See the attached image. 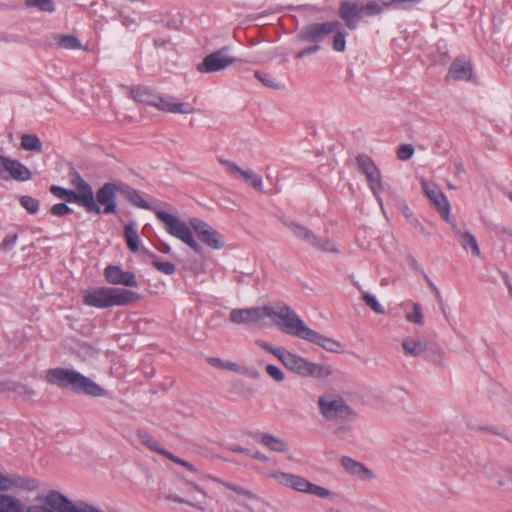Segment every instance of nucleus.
Segmentation results:
<instances>
[{"mask_svg": "<svg viewBox=\"0 0 512 512\" xmlns=\"http://www.w3.org/2000/svg\"><path fill=\"white\" fill-rule=\"evenodd\" d=\"M45 379L50 384L62 389L70 388L75 393H84L91 397L105 395V390L101 386L76 370L52 368L46 371Z\"/></svg>", "mask_w": 512, "mask_h": 512, "instance_id": "obj_1", "label": "nucleus"}, {"mask_svg": "<svg viewBox=\"0 0 512 512\" xmlns=\"http://www.w3.org/2000/svg\"><path fill=\"white\" fill-rule=\"evenodd\" d=\"M82 298L87 306L106 309L132 304L139 299V295L128 289L103 286L84 290Z\"/></svg>", "mask_w": 512, "mask_h": 512, "instance_id": "obj_2", "label": "nucleus"}, {"mask_svg": "<svg viewBox=\"0 0 512 512\" xmlns=\"http://www.w3.org/2000/svg\"><path fill=\"white\" fill-rule=\"evenodd\" d=\"M130 95L135 101L154 106L164 112L192 114L195 110L191 104L185 102H175L174 97H163L147 86L131 87Z\"/></svg>", "mask_w": 512, "mask_h": 512, "instance_id": "obj_3", "label": "nucleus"}, {"mask_svg": "<svg viewBox=\"0 0 512 512\" xmlns=\"http://www.w3.org/2000/svg\"><path fill=\"white\" fill-rule=\"evenodd\" d=\"M267 318L273 320L274 325L283 333L303 339L308 326L299 315L287 304L276 303L267 305Z\"/></svg>", "mask_w": 512, "mask_h": 512, "instance_id": "obj_4", "label": "nucleus"}, {"mask_svg": "<svg viewBox=\"0 0 512 512\" xmlns=\"http://www.w3.org/2000/svg\"><path fill=\"white\" fill-rule=\"evenodd\" d=\"M317 405L320 414L328 421L349 423L358 419V413L338 394H322L318 398Z\"/></svg>", "mask_w": 512, "mask_h": 512, "instance_id": "obj_5", "label": "nucleus"}, {"mask_svg": "<svg viewBox=\"0 0 512 512\" xmlns=\"http://www.w3.org/2000/svg\"><path fill=\"white\" fill-rule=\"evenodd\" d=\"M382 11L381 4L375 0H370L367 3L358 0H344L340 2L338 16L349 30H355L363 17L379 15Z\"/></svg>", "mask_w": 512, "mask_h": 512, "instance_id": "obj_6", "label": "nucleus"}, {"mask_svg": "<svg viewBox=\"0 0 512 512\" xmlns=\"http://www.w3.org/2000/svg\"><path fill=\"white\" fill-rule=\"evenodd\" d=\"M39 501V504L29 506L27 512H103L87 503L81 502L75 505L58 491L49 492L46 496L39 498Z\"/></svg>", "mask_w": 512, "mask_h": 512, "instance_id": "obj_7", "label": "nucleus"}, {"mask_svg": "<svg viewBox=\"0 0 512 512\" xmlns=\"http://www.w3.org/2000/svg\"><path fill=\"white\" fill-rule=\"evenodd\" d=\"M280 362L286 369L302 377L324 379L333 374V369L330 366L311 362L287 350L280 357Z\"/></svg>", "mask_w": 512, "mask_h": 512, "instance_id": "obj_8", "label": "nucleus"}, {"mask_svg": "<svg viewBox=\"0 0 512 512\" xmlns=\"http://www.w3.org/2000/svg\"><path fill=\"white\" fill-rule=\"evenodd\" d=\"M156 217L163 222L165 230L171 236L181 240L188 245L194 252L201 253L202 246L195 240L193 233L187 223L179 217L172 215L164 210L153 209Z\"/></svg>", "mask_w": 512, "mask_h": 512, "instance_id": "obj_9", "label": "nucleus"}, {"mask_svg": "<svg viewBox=\"0 0 512 512\" xmlns=\"http://www.w3.org/2000/svg\"><path fill=\"white\" fill-rule=\"evenodd\" d=\"M271 477L280 485L291 488L297 492L315 495L320 498H327L331 492L322 486H318L308 479L286 472H274Z\"/></svg>", "mask_w": 512, "mask_h": 512, "instance_id": "obj_10", "label": "nucleus"}, {"mask_svg": "<svg viewBox=\"0 0 512 512\" xmlns=\"http://www.w3.org/2000/svg\"><path fill=\"white\" fill-rule=\"evenodd\" d=\"M283 224L300 241H303L315 249L323 252L337 253L334 243L327 238L318 237L312 230L295 221L284 220Z\"/></svg>", "mask_w": 512, "mask_h": 512, "instance_id": "obj_11", "label": "nucleus"}, {"mask_svg": "<svg viewBox=\"0 0 512 512\" xmlns=\"http://www.w3.org/2000/svg\"><path fill=\"white\" fill-rule=\"evenodd\" d=\"M356 163L358 170L365 175L369 188L383 210V201L380 196V192L383 190V182L380 170L377 168L372 158L365 154L358 155Z\"/></svg>", "mask_w": 512, "mask_h": 512, "instance_id": "obj_12", "label": "nucleus"}, {"mask_svg": "<svg viewBox=\"0 0 512 512\" xmlns=\"http://www.w3.org/2000/svg\"><path fill=\"white\" fill-rule=\"evenodd\" d=\"M341 27L342 24L337 20L321 23H310L303 26L298 31L296 38L301 42L318 44Z\"/></svg>", "mask_w": 512, "mask_h": 512, "instance_id": "obj_13", "label": "nucleus"}, {"mask_svg": "<svg viewBox=\"0 0 512 512\" xmlns=\"http://www.w3.org/2000/svg\"><path fill=\"white\" fill-rule=\"evenodd\" d=\"M70 182L75 188L76 194L81 195L83 200V208L87 213L101 214L97 204L95 203L94 192L91 185L86 182L81 174L73 169L69 172Z\"/></svg>", "mask_w": 512, "mask_h": 512, "instance_id": "obj_14", "label": "nucleus"}, {"mask_svg": "<svg viewBox=\"0 0 512 512\" xmlns=\"http://www.w3.org/2000/svg\"><path fill=\"white\" fill-rule=\"evenodd\" d=\"M189 223L198 238L208 247L215 250L223 248L222 235L208 223L199 218H191Z\"/></svg>", "mask_w": 512, "mask_h": 512, "instance_id": "obj_15", "label": "nucleus"}, {"mask_svg": "<svg viewBox=\"0 0 512 512\" xmlns=\"http://www.w3.org/2000/svg\"><path fill=\"white\" fill-rule=\"evenodd\" d=\"M120 193V184L104 183L94 195L95 203L101 213L114 214L117 210L116 194Z\"/></svg>", "mask_w": 512, "mask_h": 512, "instance_id": "obj_16", "label": "nucleus"}, {"mask_svg": "<svg viewBox=\"0 0 512 512\" xmlns=\"http://www.w3.org/2000/svg\"><path fill=\"white\" fill-rule=\"evenodd\" d=\"M228 47H223L204 57L203 61L197 65L200 73H212L224 70L235 62V58L228 54Z\"/></svg>", "mask_w": 512, "mask_h": 512, "instance_id": "obj_17", "label": "nucleus"}, {"mask_svg": "<svg viewBox=\"0 0 512 512\" xmlns=\"http://www.w3.org/2000/svg\"><path fill=\"white\" fill-rule=\"evenodd\" d=\"M267 318V305L250 308H235L230 311L229 319L234 324H257Z\"/></svg>", "mask_w": 512, "mask_h": 512, "instance_id": "obj_18", "label": "nucleus"}, {"mask_svg": "<svg viewBox=\"0 0 512 512\" xmlns=\"http://www.w3.org/2000/svg\"><path fill=\"white\" fill-rule=\"evenodd\" d=\"M219 162L226 168L227 172H229L230 174L239 177L249 186L253 187L256 191H263V183L261 176L255 174L251 170H243L237 164L229 160L219 159Z\"/></svg>", "mask_w": 512, "mask_h": 512, "instance_id": "obj_19", "label": "nucleus"}, {"mask_svg": "<svg viewBox=\"0 0 512 512\" xmlns=\"http://www.w3.org/2000/svg\"><path fill=\"white\" fill-rule=\"evenodd\" d=\"M425 195L436 206L442 218L450 222V204L444 193L434 184L423 183Z\"/></svg>", "mask_w": 512, "mask_h": 512, "instance_id": "obj_20", "label": "nucleus"}, {"mask_svg": "<svg viewBox=\"0 0 512 512\" xmlns=\"http://www.w3.org/2000/svg\"><path fill=\"white\" fill-rule=\"evenodd\" d=\"M104 275L106 280L113 285H124L127 287L138 288L139 283L134 273L123 271L121 267L109 265L105 268Z\"/></svg>", "mask_w": 512, "mask_h": 512, "instance_id": "obj_21", "label": "nucleus"}, {"mask_svg": "<svg viewBox=\"0 0 512 512\" xmlns=\"http://www.w3.org/2000/svg\"><path fill=\"white\" fill-rule=\"evenodd\" d=\"M303 340L318 345L323 349L333 353H339L343 349V346L339 341L324 336L319 332L312 330L311 328H308L303 337Z\"/></svg>", "mask_w": 512, "mask_h": 512, "instance_id": "obj_22", "label": "nucleus"}, {"mask_svg": "<svg viewBox=\"0 0 512 512\" xmlns=\"http://www.w3.org/2000/svg\"><path fill=\"white\" fill-rule=\"evenodd\" d=\"M207 362L212 367L238 372V373L246 375L247 377H249L251 379H258L260 377V374L256 369H252V368H248V367H240L235 362L222 360L217 357H208Z\"/></svg>", "mask_w": 512, "mask_h": 512, "instance_id": "obj_23", "label": "nucleus"}, {"mask_svg": "<svg viewBox=\"0 0 512 512\" xmlns=\"http://www.w3.org/2000/svg\"><path fill=\"white\" fill-rule=\"evenodd\" d=\"M447 77L454 80L470 81L473 77L470 61L465 58H456L450 65Z\"/></svg>", "mask_w": 512, "mask_h": 512, "instance_id": "obj_24", "label": "nucleus"}, {"mask_svg": "<svg viewBox=\"0 0 512 512\" xmlns=\"http://www.w3.org/2000/svg\"><path fill=\"white\" fill-rule=\"evenodd\" d=\"M4 174H6L8 178H12L19 182L28 181L32 178V173L28 167L18 160L10 158L6 160Z\"/></svg>", "mask_w": 512, "mask_h": 512, "instance_id": "obj_25", "label": "nucleus"}, {"mask_svg": "<svg viewBox=\"0 0 512 512\" xmlns=\"http://www.w3.org/2000/svg\"><path fill=\"white\" fill-rule=\"evenodd\" d=\"M451 226L461 247L465 251L470 249L473 255L479 257L481 251L475 236L469 231H461L455 223H451Z\"/></svg>", "mask_w": 512, "mask_h": 512, "instance_id": "obj_26", "label": "nucleus"}, {"mask_svg": "<svg viewBox=\"0 0 512 512\" xmlns=\"http://www.w3.org/2000/svg\"><path fill=\"white\" fill-rule=\"evenodd\" d=\"M427 342L428 340L426 338L416 339L413 337H406L403 339L401 346L405 355L411 357H419L423 356L424 352L426 351Z\"/></svg>", "mask_w": 512, "mask_h": 512, "instance_id": "obj_27", "label": "nucleus"}, {"mask_svg": "<svg viewBox=\"0 0 512 512\" xmlns=\"http://www.w3.org/2000/svg\"><path fill=\"white\" fill-rule=\"evenodd\" d=\"M120 194L127 199L129 202H131L134 206L146 210H152L151 205L146 201L142 195L135 190L134 188L126 185V184H120Z\"/></svg>", "mask_w": 512, "mask_h": 512, "instance_id": "obj_28", "label": "nucleus"}, {"mask_svg": "<svg viewBox=\"0 0 512 512\" xmlns=\"http://www.w3.org/2000/svg\"><path fill=\"white\" fill-rule=\"evenodd\" d=\"M256 435L259 436L260 443L266 446L271 451L280 453L287 452L288 446L283 439L269 433H257Z\"/></svg>", "mask_w": 512, "mask_h": 512, "instance_id": "obj_29", "label": "nucleus"}, {"mask_svg": "<svg viewBox=\"0 0 512 512\" xmlns=\"http://www.w3.org/2000/svg\"><path fill=\"white\" fill-rule=\"evenodd\" d=\"M50 192L57 198L64 200L66 203H76L83 207L84 198H82L81 195L76 194V191L74 190L66 189L58 185H52L50 187Z\"/></svg>", "mask_w": 512, "mask_h": 512, "instance_id": "obj_30", "label": "nucleus"}, {"mask_svg": "<svg viewBox=\"0 0 512 512\" xmlns=\"http://www.w3.org/2000/svg\"><path fill=\"white\" fill-rule=\"evenodd\" d=\"M341 464L347 472L353 475H365L369 478L373 475L370 469L350 457L343 456Z\"/></svg>", "mask_w": 512, "mask_h": 512, "instance_id": "obj_31", "label": "nucleus"}, {"mask_svg": "<svg viewBox=\"0 0 512 512\" xmlns=\"http://www.w3.org/2000/svg\"><path fill=\"white\" fill-rule=\"evenodd\" d=\"M0 512H25L22 502L8 494H0Z\"/></svg>", "mask_w": 512, "mask_h": 512, "instance_id": "obj_32", "label": "nucleus"}, {"mask_svg": "<svg viewBox=\"0 0 512 512\" xmlns=\"http://www.w3.org/2000/svg\"><path fill=\"white\" fill-rule=\"evenodd\" d=\"M423 357L428 362L436 365H443L444 352L439 344L427 342V349L423 354Z\"/></svg>", "mask_w": 512, "mask_h": 512, "instance_id": "obj_33", "label": "nucleus"}, {"mask_svg": "<svg viewBox=\"0 0 512 512\" xmlns=\"http://www.w3.org/2000/svg\"><path fill=\"white\" fill-rule=\"evenodd\" d=\"M124 237L126 239L127 246L131 252L139 251V237L135 229V223L133 221L125 225Z\"/></svg>", "mask_w": 512, "mask_h": 512, "instance_id": "obj_34", "label": "nucleus"}, {"mask_svg": "<svg viewBox=\"0 0 512 512\" xmlns=\"http://www.w3.org/2000/svg\"><path fill=\"white\" fill-rule=\"evenodd\" d=\"M142 253L152 258V265L160 272L166 275H172L176 271V266L169 261H159L158 257L146 248L142 249Z\"/></svg>", "mask_w": 512, "mask_h": 512, "instance_id": "obj_35", "label": "nucleus"}, {"mask_svg": "<svg viewBox=\"0 0 512 512\" xmlns=\"http://www.w3.org/2000/svg\"><path fill=\"white\" fill-rule=\"evenodd\" d=\"M21 147L26 151H42V143L35 134H23L21 136Z\"/></svg>", "mask_w": 512, "mask_h": 512, "instance_id": "obj_36", "label": "nucleus"}, {"mask_svg": "<svg viewBox=\"0 0 512 512\" xmlns=\"http://www.w3.org/2000/svg\"><path fill=\"white\" fill-rule=\"evenodd\" d=\"M137 437L143 445L148 447L150 450L159 453L160 455H162L163 451L165 450L157 441L153 439V437L147 431L139 430L137 432Z\"/></svg>", "mask_w": 512, "mask_h": 512, "instance_id": "obj_37", "label": "nucleus"}, {"mask_svg": "<svg viewBox=\"0 0 512 512\" xmlns=\"http://www.w3.org/2000/svg\"><path fill=\"white\" fill-rule=\"evenodd\" d=\"M55 42L60 48L63 49H79L81 48V43L79 39L73 35H54L53 36Z\"/></svg>", "mask_w": 512, "mask_h": 512, "instance_id": "obj_38", "label": "nucleus"}, {"mask_svg": "<svg viewBox=\"0 0 512 512\" xmlns=\"http://www.w3.org/2000/svg\"><path fill=\"white\" fill-rule=\"evenodd\" d=\"M422 0H381V6L383 7H395L402 10H410L420 4Z\"/></svg>", "mask_w": 512, "mask_h": 512, "instance_id": "obj_39", "label": "nucleus"}, {"mask_svg": "<svg viewBox=\"0 0 512 512\" xmlns=\"http://www.w3.org/2000/svg\"><path fill=\"white\" fill-rule=\"evenodd\" d=\"M19 202L20 205L30 214L37 213L40 208L39 200L29 195L21 196Z\"/></svg>", "mask_w": 512, "mask_h": 512, "instance_id": "obj_40", "label": "nucleus"}, {"mask_svg": "<svg viewBox=\"0 0 512 512\" xmlns=\"http://www.w3.org/2000/svg\"><path fill=\"white\" fill-rule=\"evenodd\" d=\"M214 481L222 484L224 487L236 492L237 494L243 496V497H246L248 499H254L255 498V495L248 489L244 488V487H241V486H238V485H235L233 483H230V482H226V481H223L219 478H216V477H213L212 478Z\"/></svg>", "mask_w": 512, "mask_h": 512, "instance_id": "obj_41", "label": "nucleus"}, {"mask_svg": "<svg viewBox=\"0 0 512 512\" xmlns=\"http://www.w3.org/2000/svg\"><path fill=\"white\" fill-rule=\"evenodd\" d=\"M166 499H168L170 501L177 502V503H181V504H187V505L192 506L200 511H205V509H206V501H188V500H186L176 494H172V493H169L166 496Z\"/></svg>", "mask_w": 512, "mask_h": 512, "instance_id": "obj_42", "label": "nucleus"}, {"mask_svg": "<svg viewBox=\"0 0 512 512\" xmlns=\"http://www.w3.org/2000/svg\"><path fill=\"white\" fill-rule=\"evenodd\" d=\"M255 77L266 87L272 88V89H282L283 85L276 81L271 75L267 73H261L259 71L255 72Z\"/></svg>", "mask_w": 512, "mask_h": 512, "instance_id": "obj_43", "label": "nucleus"}, {"mask_svg": "<svg viewBox=\"0 0 512 512\" xmlns=\"http://www.w3.org/2000/svg\"><path fill=\"white\" fill-rule=\"evenodd\" d=\"M26 4L30 7H36L43 12H54L55 5L53 0H26Z\"/></svg>", "mask_w": 512, "mask_h": 512, "instance_id": "obj_44", "label": "nucleus"}, {"mask_svg": "<svg viewBox=\"0 0 512 512\" xmlns=\"http://www.w3.org/2000/svg\"><path fill=\"white\" fill-rule=\"evenodd\" d=\"M11 390L24 399H30L36 395L31 387L23 383H14Z\"/></svg>", "mask_w": 512, "mask_h": 512, "instance_id": "obj_45", "label": "nucleus"}, {"mask_svg": "<svg viewBox=\"0 0 512 512\" xmlns=\"http://www.w3.org/2000/svg\"><path fill=\"white\" fill-rule=\"evenodd\" d=\"M363 301L365 304L373 310L377 314H384L385 309L383 306L377 301L376 297L374 295H371L369 293L364 292L362 296Z\"/></svg>", "mask_w": 512, "mask_h": 512, "instance_id": "obj_46", "label": "nucleus"}, {"mask_svg": "<svg viewBox=\"0 0 512 512\" xmlns=\"http://www.w3.org/2000/svg\"><path fill=\"white\" fill-rule=\"evenodd\" d=\"M406 320L410 323L418 325L424 324V316L422 314L421 305L419 303H413V312L406 315Z\"/></svg>", "mask_w": 512, "mask_h": 512, "instance_id": "obj_47", "label": "nucleus"}, {"mask_svg": "<svg viewBox=\"0 0 512 512\" xmlns=\"http://www.w3.org/2000/svg\"><path fill=\"white\" fill-rule=\"evenodd\" d=\"M334 33L332 47L337 52H343L346 48V33L339 29Z\"/></svg>", "mask_w": 512, "mask_h": 512, "instance_id": "obj_48", "label": "nucleus"}, {"mask_svg": "<svg viewBox=\"0 0 512 512\" xmlns=\"http://www.w3.org/2000/svg\"><path fill=\"white\" fill-rule=\"evenodd\" d=\"M256 345L259 346L260 348L264 349L265 351L273 354L274 356H276L279 360H280V357H282V355L284 354L285 350L284 348H279V347H274L272 346L271 344L261 340V339H258L255 341Z\"/></svg>", "mask_w": 512, "mask_h": 512, "instance_id": "obj_49", "label": "nucleus"}, {"mask_svg": "<svg viewBox=\"0 0 512 512\" xmlns=\"http://www.w3.org/2000/svg\"><path fill=\"white\" fill-rule=\"evenodd\" d=\"M17 239L18 235L16 233L7 234L0 243V250L5 252L12 250L17 242Z\"/></svg>", "mask_w": 512, "mask_h": 512, "instance_id": "obj_50", "label": "nucleus"}, {"mask_svg": "<svg viewBox=\"0 0 512 512\" xmlns=\"http://www.w3.org/2000/svg\"><path fill=\"white\" fill-rule=\"evenodd\" d=\"M414 154V147L411 144L400 145L397 149V157L402 160L410 159Z\"/></svg>", "mask_w": 512, "mask_h": 512, "instance_id": "obj_51", "label": "nucleus"}, {"mask_svg": "<svg viewBox=\"0 0 512 512\" xmlns=\"http://www.w3.org/2000/svg\"><path fill=\"white\" fill-rule=\"evenodd\" d=\"M266 372L273 380H275L278 383L282 382L285 379L282 370L273 364H268L266 366Z\"/></svg>", "mask_w": 512, "mask_h": 512, "instance_id": "obj_52", "label": "nucleus"}, {"mask_svg": "<svg viewBox=\"0 0 512 512\" xmlns=\"http://www.w3.org/2000/svg\"><path fill=\"white\" fill-rule=\"evenodd\" d=\"M72 212V209L66 203H57L50 208V213L54 216H64Z\"/></svg>", "mask_w": 512, "mask_h": 512, "instance_id": "obj_53", "label": "nucleus"}, {"mask_svg": "<svg viewBox=\"0 0 512 512\" xmlns=\"http://www.w3.org/2000/svg\"><path fill=\"white\" fill-rule=\"evenodd\" d=\"M19 483L16 481H13L9 477L3 475L0 472V491H8L11 489L12 486H18Z\"/></svg>", "mask_w": 512, "mask_h": 512, "instance_id": "obj_54", "label": "nucleus"}, {"mask_svg": "<svg viewBox=\"0 0 512 512\" xmlns=\"http://www.w3.org/2000/svg\"><path fill=\"white\" fill-rule=\"evenodd\" d=\"M320 48L321 47L318 44L314 43V45L304 48V49L300 50L299 52H297L295 55V58L301 59L308 55L314 54V53L318 52L320 50Z\"/></svg>", "mask_w": 512, "mask_h": 512, "instance_id": "obj_55", "label": "nucleus"}, {"mask_svg": "<svg viewBox=\"0 0 512 512\" xmlns=\"http://www.w3.org/2000/svg\"><path fill=\"white\" fill-rule=\"evenodd\" d=\"M498 233L502 236V240L504 242H508V243L512 244V230L510 228L501 227L498 230Z\"/></svg>", "mask_w": 512, "mask_h": 512, "instance_id": "obj_56", "label": "nucleus"}, {"mask_svg": "<svg viewBox=\"0 0 512 512\" xmlns=\"http://www.w3.org/2000/svg\"><path fill=\"white\" fill-rule=\"evenodd\" d=\"M410 224L419 230V232L423 235H430V232L426 230V228L420 223V221L416 217H412L410 220Z\"/></svg>", "mask_w": 512, "mask_h": 512, "instance_id": "obj_57", "label": "nucleus"}, {"mask_svg": "<svg viewBox=\"0 0 512 512\" xmlns=\"http://www.w3.org/2000/svg\"><path fill=\"white\" fill-rule=\"evenodd\" d=\"M454 169H455V176L458 178H461V176L463 174H465V168H464L463 162L459 159L454 161Z\"/></svg>", "mask_w": 512, "mask_h": 512, "instance_id": "obj_58", "label": "nucleus"}, {"mask_svg": "<svg viewBox=\"0 0 512 512\" xmlns=\"http://www.w3.org/2000/svg\"><path fill=\"white\" fill-rule=\"evenodd\" d=\"M425 278L427 280L429 287L434 292L436 299L438 300V302H441L442 296H441L439 289L435 286V284L431 281V279L428 276H425Z\"/></svg>", "mask_w": 512, "mask_h": 512, "instance_id": "obj_59", "label": "nucleus"}, {"mask_svg": "<svg viewBox=\"0 0 512 512\" xmlns=\"http://www.w3.org/2000/svg\"><path fill=\"white\" fill-rule=\"evenodd\" d=\"M229 449L232 451V452H235V453H239V454H245L247 456H250L251 455V452L249 449H246V448H243L241 447L240 445H231L229 447Z\"/></svg>", "mask_w": 512, "mask_h": 512, "instance_id": "obj_60", "label": "nucleus"}, {"mask_svg": "<svg viewBox=\"0 0 512 512\" xmlns=\"http://www.w3.org/2000/svg\"><path fill=\"white\" fill-rule=\"evenodd\" d=\"M162 456L166 457L167 459H169V460H171L174 463L179 464V465H181V463L184 461L183 459L173 455L172 453H170L167 450L163 451Z\"/></svg>", "mask_w": 512, "mask_h": 512, "instance_id": "obj_61", "label": "nucleus"}, {"mask_svg": "<svg viewBox=\"0 0 512 512\" xmlns=\"http://www.w3.org/2000/svg\"><path fill=\"white\" fill-rule=\"evenodd\" d=\"M6 160H8V157H4V156L0 155V178L4 179V180L8 179V176L6 174H4Z\"/></svg>", "mask_w": 512, "mask_h": 512, "instance_id": "obj_62", "label": "nucleus"}, {"mask_svg": "<svg viewBox=\"0 0 512 512\" xmlns=\"http://www.w3.org/2000/svg\"><path fill=\"white\" fill-rule=\"evenodd\" d=\"M349 428L347 426H339L334 429L333 433L339 438H343L348 432Z\"/></svg>", "mask_w": 512, "mask_h": 512, "instance_id": "obj_63", "label": "nucleus"}, {"mask_svg": "<svg viewBox=\"0 0 512 512\" xmlns=\"http://www.w3.org/2000/svg\"><path fill=\"white\" fill-rule=\"evenodd\" d=\"M185 483L189 486H191L194 490L198 491L199 493H201L204 498H207V493L203 490L202 487H200L198 484L194 483V482H191V481H188V480H185Z\"/></svg>", "mask_w": 512, "mask_h": 512, "instance_id": "obj_64", "label": "nucleus"}]
</instances>
